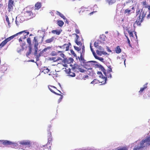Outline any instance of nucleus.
I'll return each mask as SVG.
<instances>
[{
	"label": "nucleus",
	"instance_id": "f257e3e1",
	"mask_svg": "<svg viewBox=\"0 0 150 150\" xmlns=\"http://www.w3.org/2000/svg\"><path fill=\"white\" fill-rule=\"evenodd\" d=\"M146 12H145L143 9L137 10L136 11V15L138 17L135 21V23L138 25H140L141 23L144 20L146 15Z\"/></svg>",
	"mask_w": 150,
	"mask_h": 150
},
{
	"label": "nucleus",
	"instance_id": "f03ea898",
	"mask_svg": "<svg viewBox=\"0 0 150 150\" xmlns=\"http://www.w3.org/2000/svg\"><path fill=\"white\" fill-rule=\"evenodd\" d=\"M25 31H22L16 34H15L13 35H12L5 40L3 41L0 44V45L1 46V47H4L7 43L12 39L14 37L18 35L19 34H21L22 33L25 32Z\"/></svg>",
	"mask_w": 150,
	"mask_h": 150
},
{
	"label": "nucleus",
	"instance_id": "7ed1b4c3",
	"mask_svg": "<svg viewBox=\"0 0 150 150\" xmlns=\"http://www.w3.org/2000/svg\"><path fill=\"white\" fill-rule=\"evenodd\" d=\"M50 126L48 127V142L47 144L45 146H47V147L50 148V147L52 144V138L51 133L50 131Z\"/></svg>",
	"mask_w": 150,
	"mask_h": 150
},
{
	"label": "nucleus",
	"instance_id": "20e7f679",
	"mask_svg": "<svg viewBox=\"0 0 150 150\" xmlns=\"http://www.w3.org/2000/svg\"><path fill=\"white\" fill-rule=\"evenodd\" d=\"M35 16L34 13H33L31 11H27L24 13V17L25 19L28 20L33 18Z\"/></svg>",
	"mask_w": 150,
	"mask_h": 150
},
{
	"label": "nucleus",
	"instance_id": "39448f33",
	"mask_svg": "<svg viewBox=\"0 0 150 150\" xmlns=\"http://www.w3.org/2000/svg\"><path fill=\"white\" fill-rule=\"evenodd\" d=\"M2 144L4 145H12L13 147L16 146L18 144L6 140H0V144Z\"/></svg>",
	"mask_w": 150,
	"mask_h": 150
},
{
	"label": "nucleus",
	"instance_id": "423d86ee",
	"mask_svg": "<svg viewBox=\"0 0 150 150\" xmlns=\"http://www.w3.org/2000/svg\"><path fill=\"white\" fill-rule=\"evenodd\" d=\"M71 46V43L69 42L68 44H65L62 46H58V47L62 49V51L64 52L68 51Z\"/></svg>",
	"mask_w": 150,
	"mask_h": 150
},
{
	"label": "nucleus",
	"instance_id": "0eeeda50",
	"mask_svg": "<svg viewBox=\"0 0 150 150\" xmlns=\"http://www.w3.org/2000/svg\"><path fill=\"white\" fill-rule=\"evenodd\" d=\"M48 87L49 89L53 93H54V94H55L56 95L60 96V97L59 100V101H58L59 102H60L61 101V100H62V99L63 98V95L61 94H59V93H57L56 92H54V91L52 90V88L53 89L55 88V89H56L57 90V88L55 87L54 86H53L50 85V86H48Z\"/></svg>",
	"mask_w": 150,
	"mask_h": 150
},
{
	"label": "nucleus",
	"instance_id": "6e6552de",
	"mask_svg": "<svg viewBox=\"0 0 150 150\" xmlns=\"http://www.w3.org/2000/svg\"><path fill=\"white\" fill-rule=\"evenodd\" d=\"M145 144V143L144 141L143 140H142L140 142L138 146H135L133 150H140L144 147L147 146Z\"/></svg>",
	"mask_w": 150,
	"mask_h": 150
},
{
	"label": "nucleus",
	"instance_id": "1a4fd4ad",
	"mask_svg": "<svg viewBox=\"0 0 150 150\" xmlns=\"http://www.w3.org/2000/svg\"><path fill=\"white\" fill-rule=\"evenodd\" d=\"M14 6V1L13 0H8V10L10 12L13 10V7Z\"/></svg>",
	"mask_w": 150,
	"mask_h": 150
},
{
	"label": "nucleus",
	"instance_id": "9d476101",
	"mask_svg": "<svg viewBox=\"0 0 150 150\" xmlns=\"http://www.w3.org/2000/svg\"><path fill=\"white\" fill-rule=\"evenodd\" d=\"M23 31H25V32H24L20 34H23V35L22 36H21L20 38L19 39V42H22V39H24L26 38V36L29 35V32H27L26 30H24ZM19 35V34H18Z\"/></svg>",
	"mask_w": 150,
	"mask_h": 150
},
{
	"label": "nucleus",
	"instance_id": "9b49d317",
	"mask_svg": "<svg viewBox=\"0 0 150 150\" xmlns=\"http://www.w3.org/2000/svg\"><path fill=\"white\" fill-rule=\"evenodd\" d=\"M20 144L25 146H30L31 145L30 142L29 140H23L20 142Z\"/></svg>",
	"mask_w": 150,
	"mask_h": 150
},
{
	"label": "nucleus",
	"instance_id": "f8f14e48",
	"mask_svg": "<svg viewBox=\"0 0 150 150\" xmlns=\"http://www.w3.org/2000/svg\"><path fill=\"white\" fill-rule=\"evenodd\" d=\"M131 9H132V10L129 9H127L125 10L124 11V12L125 14H127L128 15H129L130 14V12L131 11H132V12H131V13L134 12V7H132V8Z\"/></svg>",
	"mask_w": 150,
	"mask_h": 150
},
{
	"label": "nucleus",
	"instance_id": "ddd939ff",
	"mask_svg": "<svg viewBox=\"0 0 150 150\" xmlns=\"http://www.w3.org/2000/svg\"><path fill=\"white\" fill-rule=\"evenodd\" d=\"M65 71L67 74H69V76H71V77H74L75 76V74L74 73L71 72V69H66Z\"/></svg>",
	"mask_w": 150,
	"mask_h": 150
},
{
	"label": "nucleus",
	"instance_id": "4468645a",
	"mask_svg": "<svg viewBox=\"0 0 150 150\" xmlns=\"http://www.w3.org/2000/svg\"><path fill=\"white\" fill-rule=\"evenodd\" d=\"M142 4L144 7L148 8V10L150 11V6L148 5L146 1H143L142 2Z\"/></svg>",
	"mask_w": 150,
	"mask_h": 150
},
{
	"label": "nucleus",
	"instance_id": "2eb2a0df",
	"mask_svg": "<svg viewBox=\"0 0 150 150\" xmlns=\"http://www.w3.org/2000/svg\"><path fill=\"white\" fill-rule=\"evenodd\" d=\"M42 72L45 74H47L50 71V70L47 67H44L42 68Z\"/></svg>",
	"mask_w": 150,
	"mask_h": 150
},
{
	"label": "nucleus",
	"instance_id": "dca6fc26",
	"mask_svg": "<svg viewBox=\"0 0 150 150\" xmlns=\"http://www.w3.org/2000/svg\"><path fill=\"white\" fill-rule=\"evenodd\" d=\"M76 35V39L75 40V42L76 44L78 45H82V43L80 41H78V39L79 38V36L76 34H75Z\"/></svg>",
	"mask_w": 150,
	"mask_h": 150
},
{
	"label": "nucleus",
	"instance_id": "f3484780",
	"mask_svg": "<svg viewBox=\"0 0 150 150\" xmlns=\"http://www.w3.org/2000/svg\"><path fill=\"white\" fill-rule=\"evenodd\" d=\"M42 6V4L41 2H38L35 5V9L37 10L41 8Z\"/></svg>",
	"mask_w": 150,
	"mask_h": 150
},
{
	"label": "nucleus",
	"instance_id": "a211bd4d",
	"mask_svg": "<svg viewBox=\"0 0 150 150\" xmlns=\"http://www.w3.org/2000/svg\"><path fill=\"white\" fill-rule=\"evenodd\" d=\"M50 59L52 60L54 62H56L59 60H62L61 58L59 57H52L50 58Z\"/></svg>",
	"mask_w": 150,
	"mask_h": 150
},
{
	"label": "nucleus",
	"instance_id": "6ab92c4d",
	"mask_svg": "<svg viewBox=\"0 0 150 150\" xmlns=\"http://www.w3.org/2000/svg\"><path fill=\"white\" fill-rule=\"evenodd\" d=\"M147 84H148L147 83H146L145 84H144V85L143 87L141 88H140V90L139 91V92L140 93H142L143 92V91L147 88Z\"/></svg>",
	"mask_w": 150,
	"mask_h": 150
},
{
	"label": "nucleus",
	"instance_id": "aec40b11",
	"mask_svg": "<svg viewBox=\"0 0 150 150\" xmlns=\"http://www.w3.org/2000/svg\"><path fill=\"white\" fill-rule=\"evenodd\" d=\"M115 51L117 53L119 54L121 52V50L119 46H117L115 48Z\"/></svg>",
	"mask_w": 150,
	"mask_h": 150
},
{
	"label": "nucleus",
	"instance_id": "412c9836",
	"mask_svg": "<svg viewBox=\"0 0 150 150\" xmlns=\"http://www.w3.org/2000/svg\"><path fill=\"white\" fill-rule=\"evenodd\" d=\"M98 67L101 69V70L103 71L104 74L106 76V70L104 69V67L101 65H98Z\"/></svg>",
	"mask_w": 150,
	"mask_h": 150
},
{
	"label": "nucleus",
	"instance_id": "4be33fe9",
	"mask_svg": "<svg viewBox=\"0 0 150 150\" xmlns=\"http://www.w3.org/2000/svg\"><path fill=\"white\" fill-rule=\"evenodd\" d=\"M64 51H57V52L58 54H59L60 56L63 58H64V57H66V56L63 53V52H64Z\"/></svg>",
	"mask_w": 150,
	"mask_h": 150
},
{
	"label": "nucleus",
	"instance_id": "5701e85b",
	"mask_svg": "<svg viewBox=\"0 0 150 150\" xmlns=\"http://www.w3.org/2000/svg\"><path fill=\"white\" fill-rule=\"evenodd\" d=\"M57 24L60 27H62L64 24V22L62 21H57Z\"/></svg>",
	"mask_w": 150,
	"mask_h": 150
},
{
	"label": "nucleus",
	"instance_id": "b1692460",
	"mask_svg": "<svg viewBox=\"0 0 150 150\" xmlns=\"http://www.w3.org/2000/svg\"><path fill=\"white\" fill-rule=\"evenodd\" d=\"M54 39V37H52L51 38L47 39L45 40V42L47 43H49L53 42Z\"/></svg>",
	"mask_w": 150,
	"mask_h": 150
},
{
	"label": "nucleus",
	"instance_id": "393cba45",
	"mask_svg": "<svg viewBox=\"0 0 150 150\" xmlns=\"http://www.w3.org/2000/svg\"><path fill=\"white\" fill-rule=\"evenodd\" d=\"M124 34L126 38L127 39V42H128V44L129 46L130 47H131V45L130 43V41L129 38H128L127 36V33H126L125 31H124Z\"/></svg>",
	"mask_w": 150,
	"mask_h": 150
},
{
	"label": "nucleus",
	"instance_id": "a878e982",
	"mask_svg": "<svg viewBox=\"0 0 150 150\" xmlns=\"http://www.w3.org/2000/svg\"><path fill=\"white\" fill-rule=\"evenodd\" d=\"M56 14L57 15H59L60 17L63 18L64 19H66V18L65 16L60 12L58 11H57Z\"/></svg>",
	"mask_w": 150,
	"mask_h": 150
},
{
	"label": "nucleus",
	"instance_id": "bb28decb",
	"mask_svg": "<svg viewBox=\"0 0 150 150\" xmlns=\"http://www.w3.org/2000/svg\"><path fill=\"white\" fill-rule=\"evenodd\" d=\"M97 73L98 75H100V77L101 75L102 76V78H103V79L105 80V82L107 80V78L105 77H103V76L101 72L98 71Z\"/></svg>",
	"mask_w": 150,
	"mask_h": 150
},
{
	"label": "nucleus",
	"instance_id": "cd10ccee",
	"mask_svg": "<svg viewBox=\"0 0 150 150\" xmlns=\"http://www.w3.org/2000/svg\"><path fill=\"white\" fill-rule=\"evenodd\" d=\"M126 30L127 31L128 33L129 34V36L130 37H132L133 38L134 37V35L133 33V32L132 31H130L128 28H127L126 29Z\"/></svg>",
	"mask_w": 150,
	"mask_h": 150
},
{
	"label": "nucleus",
	"instance_id": "c85d7f7f",
	"mask_svg": "<svg viewBox=\"0 0 150 150\" xmlns=\"http://www.w3.org/2000/svg\"><path fill=\"white\" fill-rule=\"evenodd\" d=\"M27 41L28 44V47H32V44L30 38H28L27 39Z\"/></svg>",
	"mask_w": 150,
	"mask_h": 150
},
{
	"label": "nucleus",
	"instance_id": "c756f323",
	"mask_svg": "<svg viewBox=\"0 0 150 150\" xmlns=\"http://www.w3.org/2000/svg\"><path fill=\"white\" fill-rule=\"evenodd\" d=\"M64 59L62 61V62L66 64H69L70 62H69V61L68 59L66 57H64V58H63Z\"/></svg>",
	"mask_w": 150,
	"mask_h": 150
},
{
	"label": "nucleus",
	"instance_id": "7c9ffc66",
	"mask_svg": "<svg viewBox=\"0 0 150 150\" xmlns=\"http://www.w3.org/2000/svg\"><path fill=\"white\" fill-rule=\"evenodd\" d=\"M52 33L53 34H56L57 35H59L60 33V32L57 30H54L52 31Z\"/></svg>",
	"mask_w": 150,
	"mask_h": 150
},
{
	"label": "nucleus",
	"instance_id": "2f4dec72",
	"mask_svg": "<svg viewBox=\"0 0 150 150\" xmlns=\"http://www.w3.org/2000/svg\"><path fill=\"white\" fill-rule=\"evenodd\" d=\"M29 51L26 54V55L27 56H28L31 54L32 51V47H29Z\"/></svg>",
	"mask_w": 150,
	"mask_h": 150
},
{
	"label": "nucleus",
	"instance_id": "473e14b6",
	"mask_svg": "<svg viewBox=\"0 0 150 150\" xmlns=\"http://www.w3.org/2000/svg\"><path fill=\"white\" fill-rule=\"evenodd\" d=\"M116 0H107V1L109 4H112L115 2Z\"/></svg>",
	"mask_w": 150,
	"mask_h": 150
},
{
	"label": "nucleus",
	"instance_id": "72a5a7b5",
	"mask_svg": "<svg viewBox=\"0 0 150 150\" xmlns=\"http://www.w3.org/2000/svg\"><path fill=\"white\" fill-rule=\"evenodd\" d=\"M99 83V81L96 79H95L93 81H92L91 82V83L95 84L96 83Z\"/></svg>",
	"mask_w": 150,
	"mask_h": 150
},
{
	"label": "nucleus",
	"instance_id": "f704fd0d",
	"mask_svg": "<svg viewBox=\"0 0 150 150\" xmlns=\"http://www.w3.org/2000/svg\"><path fill=\"white\" fill-rule=\"evenodd\" d=\"M5 17L6 21L7 22L8 25H9L10 24V23L9 20V18L7 15H5Z\"/></svg>",
	"mask_w": 150,
	"mask_h": 150
},
{
	"label": "nucleus",
	"instance_id": "c9c22d12",
	"mask_svg": "<svg viewBox=\"0 0 150 150\" xmlns=\"http://www.w3.org/2000/svg\"><path fill=\"white\" fill-rule=\"evenodd\" d=\"M78 69L80 72L82 73L84 72L85 71H86V70L81 67H79Z\"/></svg>",
	"mask_w": 150,
	"mask_h": 150
},
{
	"label": "nucleus",
	"instance_id": "e433bc0d",
	"mask_svg": "<svg viewBox=\"0 0 150 150\" xmlns=\"http://www.w3.org/2000/svg\"><path fill=\"white\" fill-rule=\"evenodd\" d=\"M82 50L81 52H80V54H84L85 50V47H84V45H83L82 46Z\"/></svg>",
	"mask_w": 150,
	"mask_h": 150
},
{
	"label": "nucleus",
	"instance_id": "4c0bfd02",
	"mask_svg": "<svg viewBox=\"0 0 150 150\" xmlns=\"http://www.w3.org/2000/svg\"><path fill=\"white\" fill-rule=\"evenodd\" d=\"M70 52L71 54H72L74 57H76V54L75 53L74 51L72 50H70Z\"/></svg>",
	"mask_w": 150,
	"mask_h": 150
},
{
	"label": "nucleus",
	"instance_id": "58836bf2",
	"mask_svg": "<svg viewBox=\"0 0 150 150\" xmlns=\"http://www.w3.org/2000/svg\"><path fill=\"white\" fill-rule=\"evenodd\" d=\"M74 49L76 51H77L78 52H79L81 50V48H79V47H76V46H74Z\"/></svg>",
	"mask_w": 150,
	"mask_h": 150
},
{
	"label": "nucleus",
	"instance_id": "ea45409f",
	"mask_svg": "<svg viewBox=\"0 0 150 150\" xmlns=\"http://www.w3.org/2000/svg\"><path fill=\"white\" fill-rule=\"evenodd\" d=\"M96 59H98L102 62H103L104 60V59L103 58L100 57H97V58H96Z\"/></svg>",
	"mask_w": 150,
	"mask_h": 150
},
{
	"label": "nucleus",
	"instance_id": "a19ab883",
	"mask_svg": "<svg viewBox=\"0 0 150 150\" xmlns=\"http://www.w3.org/2000/svg\"><path fill=\"white\" fill-rule=\"evenodd\" d=\"M38 44L34 43V47L35 50H38Z\"/></svg>",
	"mask_w": 150,
	"mask_h": 150
},
{
	"label": "nucleus",
	"instance_id": "79ce46f5",
	"mask_svg": "<svg viewBox=\"0 0 150 150\" xmlns=\"http://www.w3.org/2000/svg\"><path fill=\"white\" fill-rule=\"evenodd\" d=\"M84 54H80V58L81 60L82 61L84 60V59L83 57V56L84 55Z\"/></svg>",
	"mask_w": 150,
	"mask_h": 150
},
{
	"label": "nucleus",
	"instance_id": "37998d69",
	"mask_svg": "<svg viewBox=\"0 0 150 150\" xmlns=\"http://www.w3.org/2000/svg\"><path fill=\"white\" fill-rule=\"evenodd\" d=\"M57 52H56L54 51H53L51 52V54L52 56H56L57 55Z\"/></svg>",
	"mask_w": 150,
	"mask_h": 150
},
{
	"label": "nucleus",
	"instance_id": "c03bdc74",
	"mask_svg": "<svg viewBox=\"0 0 150 150\" xmlns=\"http://www.w3.org/2000/svg\"><path fill=\"white\" fill-rule=\"evenodd\" d=\"M94 46L95 47H97L99 46L98 45V42H94Z\"/></svg>",
	"mask_w": 150,
	"mask_h": 150
},
{
	"label": "nucleus",
	"instance_id": "a18cd8bd",
	"mask_svg": "<svg viewBox=\"0 0 150 150\" xmlns=\"http://www.w3.org/2000/svg\"><path fill=\"white\" fill-rule=\"evenodd\" d=\"M51 48L50 47H48L47 48H45L43 49L44 51H46L47 50L50 49Z\"/></svg>",
	"mask_w": 150,
	"mask_h": 150
},
{
	"label": "nucleus",
	"instance_id": "49530a36",
	"mask_svg": "<svg viewBox=\"0 0 150 150\" xmlns=\"http://www.w3.org/2000/svg\"><path fill=\"white\" fill-rule=\"evenodd\" d=\"M92 53L95 58L96 59V58H97V57L98 56L96 55V53L95 52H93Z\"/></svg>",
	"mask_w": 150,
	"mask_h": 150
},
{
	"label": "nucleus",
	"instance_id": "de8ad7c7",
	"mask_svg": "<svg viewBox=\"0 0 150 150\" xmlns=\"http://www.w3.org/2000/svg\"><path fill=\"white\" fill-rule=\"evenodd\" d=\"M34 42L35 43L38 44L37 40L36 39L35 37L34 38Z\"/></svg>",
	"mask_w": 150,
	"mask_h": 150
},
{
	"label": "nucleus",
	"instance_id": "09e8293b",
	"mask_svg": "<svg viewBox=\"0 0 150 150\" xmlns=\"http://www.w3.org/2000/svg\"><path fill=\"white\" fill-rule=\"evenodd\" d=\"M120 150H127V148L126 147H123L120 149Z\"/></svg>",
	"mask_w": 150,
	"mask_h": 150
},
{
	"label": "nucleus",
	"instance_id": "8fccbe9b",
	"mask_svg": "<svg viewBox=\"0 0 150 150\" xmlns=\"http://www.w3.org/2000/svg\"><path fill=\"white\" fill-rule=\"evenodd\" d=\"M75 32L77 34H79L80 33L79 30L77 29H75Z\"/></svg>",
	"mask_w": 150,
	"mask_h": 150
},
{
	"label": "nucleus",
	"instance_id": "3c124183",
	"mask_svg": "<svg viewBox=\"0 0 150 150\" xmlns=\"http://www.w3.org/2000/svg\"><path fill=\"white\" fill-rule=\"evenodd\" d=\"M96 52L98 54L101 55L100 53H102V52L101 51H100L98 50H97L96 51Z\"/></svg>",
	"mask_w": 150,
	"mask_h": 150
},
{
	"label": "nucleus",
	"instance_id": "603ef678",
	"mask_svg": "<svg viewBox=\"0 0 150 150\" xmlns=\"http://www.w3.org/2000/svg\"><path fill=\"white\" fill-rule=\"evenodd\" d=\"M38 50H35V51L34 52V55L36 56L37 54V51Z\"/></svg>",
	"mask_w": 150,
	"mask_h": 150
},
{
	"label": "nucleus",
	"instance_id": "864d4df0",
	"mask_svg": "<svg viewBox=\"0 0 150 150\" xmlns=\"http://www.w3.org/2000/svg\"><path fill=\"white\" fill-rule=\"evenodd\" d=\"M54 73H55V74H53V76H53L54 77H56L57 76V74L56 72H55Z\"/></svg>",
	"mask_w": 150,
	"mask_h": 150
},
{
	"label": "nucleus",
	"instance_id": "5fc2aeb1",
	"mask_svg": "<svg viewBox=\"0 0 150 150\" xmlns=\"http://www.w3.org/2000/svg\"><path fill=\"white\" fill-rule=\"evenodd\" d=\"M102 36H103V41H105V36L104 35H102Z\"/></svg>",
	"mask_w": 150,
	"mask_h": 150
},
{
	"label": "nucleus",
	"instance_id": "6e6d98bb",
	"mask_svg": "<svg viewBox=\"0 0 150 150\" xmlns=\"http://www.w3.org/2000/svg\"><path fill=\"white\" fill-rule=\"evenodd\" d=\"M109 71L110 72H112V69L111 68H109Z\"/></svg>",
	"mask_w": 150,
	"mask_h": 150
},
{
	"label": "nucleus",
	"instance_id": "4d7b16f0",
	"mask_svg": "<svg viewBox=\"0 0 150 150\" xmlns=\"http://www.w3.org/2000/svg\"><path fill=\"white\" fill-rule=\"evenodd\" d=\"M102 53L103 54H107V53L105 52H102Z\"/></svg>",
	"mask_w": 150,
	"mask_h": 150
},
{
	"label": "nucleus",
	"instance_id": "13d9d810",
	"mask_svg": "<svg viewBox=\"0 0 150 150\" xmlns=\"http://www.w3.org/2000/svg\"><path fill=\"white\" fill-rule=\"evenodd\" d=\"M91 52H94L93 50V49L92 48H91Z\"/></svg>",
	"mask_w": 150,
	"mask_h": 150
},
{
	"label": "nucleus",
	"instance_id": "bf43d9fd",
	"mask_svg": "<svg viewBox=\"0 0 150 150\" xmlns=\"http://www.w3.org/2000/svg\"><path fill=\"white\" fill-rule=\"evenodd\" d=\"M108 52H112L111 50L110 49H108Z\"/></svg>",
	"mask_w": 150,
	"mask_h": 150
},
{
	"label": "nucleus",
	"instance_id": "052dcab7",
	"mask_svg": "<svg viewBox=\"0 0 150 150\" xmlns=\"http://www.w3.org/2000/svg\"><path fill=\"white\" fill-rule=\"evenodd\" d=\"M94 13V12L93 11V12H91V13H90V15H91V14H92L93 13Z\"/></svg>",
	"mask_w": 150,
	"mask_h": 150
},
{
	"label": "nucleus",
	"instance_id": "680f3d73",
	"mask_svg": "<svg viewBox=\"0 0 150 150\" xmlns=\"http://www.w3.org/2000/svg\"><path fill=\"white\" fill-rule=\"evenodd\" d=\"M3 4L2 3L0 4V8L3 6Z\"/></svg>",
	"mask_w": 150,
	"mask_h": 150
},
{
	"label": "nucleus",
	"instance_id": "e2e57ef3",
	"mask_svg": "<svg viewBox=\"0 0 150 150\" xmlns=\"http://www.w3.org/2000/svg\"><path fill=\"white\" fill-rule=\"evenodd\" d=\"M123 59V60L124 61V63L125 65V62L126 59H125L124 60L123 59Z\"/></svg>",
	"mask_w": 150,
	"mask_h": 150
},
{
	"label": "nucleus",
	"instance_id": "0e129e2a",
	"mask_svg": "<svg viewBox=\"0 0 150 150\" xmlns=\"http://www.w3.org/2000/svg\"><path fill=\"white\" fill-rule=\"evenodd\" d=\"M49 75H52V72H50V73L49 74Z\"/></svg>",
	"mask_w": 150,
	"mask_h": 150
},
{
	"label": "nucleus",
	"instance_id": "69168bd1",
	"mask_svg": "<svg viewBox=\"0 0 150 150\" xmlns=\"http://www.w3.org/2000/svg\"><path fill=\"white\" fill-rule=\"evenodd\" d=\"M69 59L70 60H73V59L72 58H69Z\"/></svg>",
	"mask_w": 150,
	"mask_h": 150
},
{
	"label": "nucleus",
	"instance_id": "338daca9",
	"mask_svg": "<svg viewBox=\"0 0 150 150\" xmlns=\"http://www.w3.org/2000/svg\"><path fill=\"white\" fill-rule=\"evenodd\" d=\"M90 62H93L94 63H95L96 62L95 61H90Z\"/></svg>",
	"mask_w": 150,
	"mask_h": 150
},
{
	"label": "nucleus",
	"instance_id": "774afa93",
	"mask_svg": "<svg viewBox=\"0 0 150 150\" xmlns=\"http://www.w3.org/2000/svg\"><path fill=\"white\" fill-rule=\"evenodd\" d=\"M66 64H65L64 65H63V66H64V67H66Z\"/></svg>",
	"mask_w": 150,
	"mask_h": 150
}]
</instances>
